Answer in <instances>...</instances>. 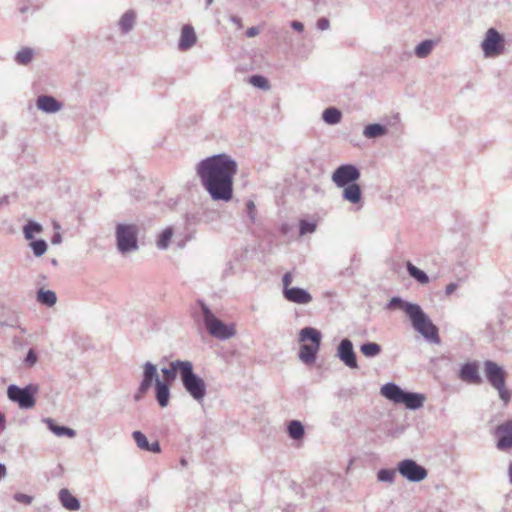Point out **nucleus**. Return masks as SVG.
I'll return each mask as SVG.
<instances>
[{
    "instance_id": "f257e3e1",
    "label": "nucleus",
    "mask_w": 512,
    "mask_h": 512,
    "mask_svg": "<svg viewBox=\"0 0 512 512\" xmlns=\"http://www.w3.org/2000/svg\"><path fill=\"white\" fill-rule=\"evenodd\" d=\"M237 162L228 154H215L199 161L195 172L204 190L213 201L230 202L233 198Z\"/></svg>"
},
{
    "instance_id": "f03ea898",
    "label": "nucleus",
    "mask_w": 512,
    "mask_h": 512,
    "mask_svg": "<svg viewBox=\"0 0 512 512\" xmlns=\"http://www.w3.org/2000/svg\"><path fill=\"white\" fill-rule=\"evenodd\" d=\"M155 382V398L160 407H167L170 401V384L160 380L157 366L150 361L143 364L142 380L134 394L136 402L142 400Z\"/></svg>"
},
{
    "instance_id": "7ed1b4c3",
    "label": "nucleus",
    "mask_w": 512,
    "mask_h": 512,
    "mask_svg": "<svg viewBox=\"0 0 512 512\" xmlns=\"http://www.w3.org/2000/svg\"><path fill=\"white\" fill-rule=\"evenodd\" d=\"M381 394L395 404H403L407 409L417 410L424 405V394L407 392L395 383H387L381 387Z\"/></svg>"
},
{
    "instance_id": "20e7f679",
    "label": "nucleus",
    "mask_w": 512,
    "mask_h": 512,
    "mask_svg": "<svg viewBox=\"0 0 512 512\" xmlns=\"http://www.w3.org/2000/svg\"><path fill=\"white\" fill-rule=\"evenodd\" d=\"M201 310L205 328L212 337L224 341L236 335L234 324L223 323L213 314L209 307L203 303L201 304Z\"/></svg>"
},
{
    "instance_id": "39448f33",
    "label": "nucleus",
    "mask_w": 512,
    "mask_h": 512,
    "mask_svg": "<svg viewBox=\"0 0 512 512\" xmlns=\"http://www.w3.org/2000/svg\"><path fill=\"white\" fill-rule=\"evenodd\" d=\"M321 333L313 327H305L299 332V341H311L312 344H302L299 350L300 360L306 364L311 365L315 362L317 353L321 344Z\"/></svg>"
},
{
    "instance_id": "423d86ee",
    "label": "nucleus",
    "mask_w": 512,
    "mask_h": 512,
    "mask_svg": "<svg viewBox=\"0 0 512 512\" xmlns=\"http://www.w3.org/2000/svg\"><path fill=\"white\" fill-rule=\"evenodd\" d=\"M139 227L136 224L119 223L115 228L116 246L121 254H128L139 249Z\"/></svg>"
},
{
    "instance_id": "0eeeda50",
    "label": "nucleus",
    "mask_w": 512,
    "mask_h": 512,
    "mask_svg": "<svg viewBox=\"0 0 512 512\" xmlns=\"http://www.w3.org/2000/svg\"><path fill=\"white\" fill-rule=\"evenodd\" d=\"M485 375L489 383L498 391L500 399L507 404L510 392L505 386V371L497 363L487 360L484 362Z\"/></svg>"
},
{
    "instance_id": "6e6552de",
    "label": "nucleus",
    "mask_w": 512,
    "mask_h": 512,
    "mask_svg": "<svg viewBox=\"0 0 512 512\" xmlns=\"http://www.w3.org/2000/svg\"><path fill=\"white\" fill-rule=\"evenodd\" d=\"M409 319L415 331L421 334L427 341L439 344L438 328L432 323L421 307Z\"/></svg>"
},
{
    "instance_id": "1a4fd4ad",
    "label": "nucleus",
    "mask_w": 512,
    "mask_h": 512,
    "mask_svg": "<svg viewBox=\"0 0 512 512\" xmlns=\"http://www.w3.org/2000/svg\"><path fill=\"white\" fill-rule=\"evenodd\" d=\"M182 384L189 395L197 402H202L206 396L205 381L194 373L193 365L190 362L188 366L184 367Z\"/></svg>"
},
{
    "instance_id": "9d476101",
    "label": "nucleus",
    "mask_w": 512,
    "mask_h": 512,
    "mask_svg": "<svg viewBox=\"0 0 512 512\" xmlns=\"http://www.w3.org/2000/svg\"><path fill=\"white\" fill-rule=\"evenodd\" d=\"M38 393V386L29 384L23 388L12 384L8 386L7 396L8 398L17 403L21 409H31L36 404L35 396Z\"/></svg>"
},
{
    "instance_id": "9b49d317",
    "label": "nucleus",
    "mask_w": 512,
    "mask_h": 512,
    "mask_svg": "<svg viewBox=\"0 0 512 512\" xmlns=\"http://www.w3.org/2000/svg\"><path fill=\"white\" fill-rule=\"evenodd\" d=\"M397 472L409 482L419 483L427 478L428 471L425 467L412 459H404L397 464Z\"/></svg>"
},
{
    "instance_id": "f8f14e48",
    "label": "nucleus",
    "mask_w": 512,
    "mask_h": 512,
    "mask_svg": "<svg viewBox=\"0 0 512 512\" xmlns=\"http://www.w3.org/2000/svg\"><path fill=\"white\" fill-rule=\"evenodd\" d=\"M481 49L485 57H495L504 51V38L494 28H489L481 43Z\"/></svg>"
},
{
    "instance_id": "ddd939ff",
    "label": "nucleus",
    "mask_w": 512,
    "mask_h": 512,
    "mask_svg": "<svg viewBox=\"0 0 512 512\" xmlns=\"http://www.w3.org/2000/svg\"><path fill=\"white\" fill-rule=\"evenodd\" d=\"M361 174L353 164H343L334 170L331 176L332 182L337 187H344L359 180Z\"/></svg>"
},
{
    "instance_id": "4468645a",
    "label": "nucleus",
    "mask_w": 512,
    "mask_h": 512,
    "mask_svg": "<svg viewBox=\"0 0 512 512\" xmlns=\"http://www.w3.org/2000/svg\"><path fill=\"white\" fill-rule=\"evenodd\" d=\"M498 440L496 447L500 451H507L512 448V420L505 421L495 429Z\"/></svg>"
},
{
    "instance_id": "2eb2a0df",
    "label": "nucleus",
    "mask_w": 512,
    "mask_h": 512,
    "mask_svg": "<svg viewBox=\"0 0 512 512\" xmlns=\"http://www.w3.org/2000/svg\"><path fill=\"white\" fill-rule=\"evenodd\" d=\"M337 356L349 368L355 369L358 367L353 344L349 339H343L340 342L337 350Z\"/></svg>"
},
{
    "instance_id": "dca6fc26",
    "label": "nucleus",
    "mask_w": 512,
    "mask_h": 512,
    "mask_svg": "<svg viewBox=\"0 0 512 512\" xmlns=\"http://www.w3.org/2000/svg\"><path fill=\"white\" fill-rule=\"evenodd\" d=\"M283 297L291 303L299 305H307L312 302V295L304 288L293 287L290 289H282Z\"/></svg>"
},
{
    "instance_id": "f3484780",
    "label": "nucleus",
    "mask_w": 512,
    "mask_h": 512,
    "mask_svg": "<svg viewBox=\"0 0 512 512\" xmlns=\"http://www.w3.org/2000/svg\"><path fill=\"white\" fill-rule=\"evenodd\" d=\"M37 108L47 114L57 113L62 109V103L50 95H40L36 100Z\"/></svg>"
},
{
    "instance_id": "a211bd4d",
    "label": "nucleus",
    "mask_w": 512,
    "mask_h": 512,
    "mask_svg": "<svg viewBox=\"0 0 512 512\" xmlns=\"http://www.w3.org/2000/svg\"><path fill=\"white\" fill-rule=\"evenodd\" d=\"M190 361L175 360L171 361L169 367L162 368L161 372L164 376L165 383L171 384L177 376V372H180L181 378L183 377L184 367L188 366Z\"/></svg>"
},
{
    "instance_id": "6ab92c4d",
    "label": "nucleus",
    "mask_w": 512,
    "mask_h": 512,
    "mask_svg": "<svg viewBox=\"0 0 512 512\" xmlns=\"http://www.w3.org/2000/svg\"><path fill=\"white\" fill-rule=\"evenodd\" d=\"M342 198L354 205H358L359 208L362 207V191L360 186L357 183H352L347 186L342 187Z\"/></svg>"
},
{
    "instance_id": "aec40b11",
    "label": "nucleus",
    "mask_w": 512,
    "mask_h": 512,
    "mask_svg": "<svg viewBox=\"0 0 512 512\" xmlns=\"http://www.w3.org/2000/svg\"><path fill=\"white\" fill-rule=\"evenodd\" d=\"M420 305L415 303H410L408 301L403 300L402 298L395 296L390 299L387 304V309L395 310L399 309L406 313V315L410 318L412 315L418 310Z\"/></svg>"
},
{
    "instance_id": "412c9836",
    "label": "nucleus",
    "mask_w": 512,
    "mask_h": 512,
    "mask_svg": "<svg viewBox=\"0 0 512 512\" xmlns=\"http://www.w3.org/2000/svg\"><path fill=\"white\" fill-rule=\"evenodd\" d=\"M197 37L194 28L190 25H184L181 30V35L178 43V48L181 51L190 49L196 43Z\"/></svg>"
},
{
    "instance_id": "4be33fe9",
    "label": "nucleus",
    "mask_w": 512,
    "mask_h": 512,
    "mask_svg": "<svg viewBox=\"0 0 512 512\" xmlns=\"http://www.w3.org/2000/svg\"><path fill=\"white\" fill-rule=\"evenodd\" d=\"M132 437L140 450L160 453L161 448L158 441H154L153 443H149L147 437L141 431H134L132 433Z\"/></svg>"
},
{
    "instance_id": "5701e85b",
    "label": "nucleus",
    "mask_w": 512,
    "mask_h": 512,
    "mask_svg": "<svg viewBox=\"0 0 512 512\" xmlns=\"http://www.w3.org/2000/svg\"><path fill=\"white\" fill-rule=\"evenodd\" d=\"M460 378L468 383L480 384L482 379L478 373V366L475 363H466L461 367Z\"/></svg>"
},
{
    "instance_id": "b1692460",
    "label": "nucleus",
    "mask_w": 512,
    "mask_h": 512,
    "mask_svg": "<svg viewBox=\"0 0 512 512\" xmlns=\"http://www.w3.org/2000/svg\"><path fill=\"white\" fill-rule=\"evenodd\" d=\"M137 14L134 10H127L119 19L118 27L122 34L131 32L136 23Z\"/></svg>"
},
{
    "instance_id": "393cba45",
    "label": "nucleus",
    "mask_w": 512,
    "mask_h": 512,
    "mask_svg": "<svg viewBox=\"0 0 512 512\" xmlns=\"http://www.w3.org/2000/svg\"><path fill=\"white\" fill-rule=\"evenodd\" d=\"M59 500L62 506L70 511H77L80 509L79 500L73 496L68 489H61L59 491Z\"/></svg>"
},
{
    "instance_id": "a878e982",
    "label": "nucleus",
    "mask_w": 512,
    "mask_h": 512,
    "mask_svg": "<svg viewBox=\"0 0 512 512\" xmlns=\"http://www.w3.org/2000/svg\"><path fill=\"white\" fill-rule=\"evenodd\" d=\"M387 133V127L378 123L369 124L363 130V136L367 139L379 138L385 136Z\"/></svg>"
},
{
    "instance_id": "bb28decb",
    "label": "nucleus",
    "mask_w": 512,
    "mask_h": 512,
    "mask_svg": "<svg viewBox=\"0 0 512 512\" xmlns=\"http://www.w3.org/2000/svg\"><path fill=\"white\" fill-rule=\"evenodd\" d=\"M36 300L42 305L53 307L57 302V296L56 293L52 290H45L40 288L37 291Z\"/></svg>"
},
{
    "instance_id": "cd10ccee",
    "label": "nucleus",
    "mask_w": 512,
    "mask_h": 512,
    "mask_svg": "<svg viewBox=\"0 0 512 512\" xmlns=\"http://www.w3.org/2000/svg\"><path fill=\"white\" fill-rule=\"evenodd\" d=\"M44 422L47 424L49 430L59 437L67 436L69 438H73L76 435L75 430L65 426H58L54 424V421L52 419H44Z\"/></svg>"
},
{
    "instance_id": "c85d7f7f",
    "label": "nucleus",
    "mask_w": 512,
    "mask_h": 512,
    "mask_svg": "<svg viewBox=\"0 0 512 512\" xmlns=\"http://www.w3.org/2000/svg\"><path fill=\"white\" fill-rule=\"evenodd\" d=\"M341 118L342 114L340 110L334 107L326 108L322 114L323 121L329 125L338 124L341 121Z\"/></svg>"
},
{
    "instance_id": "c756f323",
    "label": "nucleus",
    "mask_w": 512,
    "mask_h": 512,
    "mask_svg": "<svg viewBox=\"0 0 512 512\" xmlns=\"http://www.w3.org/2000/svg\"><path fill=\"white\" fill-rule=\"evenodd\" d=\"M434 46L435 42L433 40H424L415 47V55L418 58H426L431 54Z\"/></svg>"
},
{
    "instance_id": "7c9ffc66",
    "label": "nucleus",
    "mask_w": 512,
    "mask_h": 512,
    "mask_svg": "<svg viewBox=\"0 0 512 512\" xmlns=\"http://www.w3.org/2000/svg\"><path fill=\"white\" fill-rule=\"evenodd\" d=\"M173 236V228L166 227L158 236L156 245L160 250H166L169 247Z\"/></svg>"
},
{
    "instance_id": "2f4dec72",
    "label": "nucleus",
    "mask_w": 512,
    "mask_h": 512,
    "mask_svg": "<svg viewBox=\"0 0 512 512\" xmlns=\"http://www.w3.org/2000/svg\"><path fill=\"white\" fill-rule=\"evenodd\" d=\"M406 268H407L409 275L412 278H414L416 281H418L419 283L427 284L429 282L428 275L424 271H422L419 268H417L416 266H414L412 263L408 262L406 265Z\"/></svg>"
},
{
    "instance_id": "473e14b6",
    "label": "nucleus",
    "mask_w": 512,
    "mask_h": 512,
    "mask_svg": "<svg viewBox=\"0 0 512 512\" xmlns=\"http://www.w3.org/2000/svg\"><path fill=\"white\" fill-rule=\"evenodd\" d=\"M288 434L293 440L302 439L304 436V427L298 420H292L288 425Z\"/></svg>"
},
{
    "instance_id": "72a5a7b5",
    "label": "nucleus",
    "mask_w": 512,
    "mask_h": 512,
    "mask_svg": "<svg viewBox=\"0 0 512 512\" xmlns=\"http://www.w3.org/2000/svg\"><path fill=\"white\" fill-rule=\"evenodd\" d=\"M381 350V346L375 342H367L360 346L361 353L369 358L378 356Z\"/></svg>"
},
{
    "instance_id": "f704fd0d",
    "label": "nucleus",
    "mask_w": 512,
    "mask_h": 512,
    "mask_svg": "<svg viewBox=\"0 0 512 512\" xmlns=\"http://www.w3.org/2000/svg\"><path fill=\"white\" fill-rule=\"evenodd\" d=\"M34 56V50L28 47L22 48L15 56L18 64L27 65L30 63Z\"/></svg>"
},
{
    "instance_id": "c9c22d12",
    "label": "nucleus",
    "mask_w": 512,
    "mask_h": 512,
    "mask_svg": "<svg viewBox=\"0 0 512 512\" xmlns=\"http://www.w3.org/2000/svg\"><path fill=\"white\" fill-rule=\"evenodd\" d=\"M41 231L42 226L35 221H28V223L23 228V233L27 240H32L34 238V234H38Z\"/></svg>"
},
{
    "instance_id": "e433bc0d",
    "label": "nucleus",
    "mask_w": 512,
    "mask_h": 512,
    "mask_svg": "<svg viewBox=\"0 0 512 512\" xmlns=\"http://www.w3.org/2000/svg\"><path fill=\"white\" fill-rule=\"evenodd\" d=\"M396 471L397 469H380L377 472V480L379 482H386L392 484L395 481Z\"/></svg>"
},
{
    "instance_id": "4c0bfd02",
    "label": "nucleus",
    "mask_w": 512,
    "mask_h": 512,
    "mask_svg": "<svg viewBox=\"0 0 512 512\" xmlns=\"http://www.w3.org/2000/svg\"><path fill=\"white\" fill-rule=\"evenodd\" d=\"M1 325L15 328L23 334L27 333V329L20 324L19 316L17 314H14L13 317L1 322Z\"/></svg>"
},
{
    "instance_id": "58836bf2",
    "label": "nucleus",
    "mask_w": 512,
    "mask_h": 512,
    "mask_svg": "<svg viewBox=\"0 0 512 512\" xmlns=\"http://www.w3.org/2000/svg\"><path fill=\"white\" fill-rule=\"evenodd\" d=\"M30 246L36 257L42 256L47 251V243L42 239L31 242Z\"/></svg>"
},
{
    "instance_id": "ea45409f",
    "label": "nucleus",
    "mask_w": 512,
    "mask_h": 512,
    "mask_svg": "<svg viewBox=\"0 0 512 512\" xmlns=\"http://www.w3.org/2000/svg\"><path fill=\"white\" fill-rule=\"evenodd\" d=\"M250 83L257 87V88H260V89H268L269 88V83H268V80L263 77V76H260V75H254L250 78Z\"/></svg>"
},
{
    "instance_id": "a19ab883",
    "label": "nucleus",
    "mask_w": 512,
    "mask_h": 512,
    "mask_svg": "<svg viewBox=\"0 0 512 512\" xmlns=\"http://www.w3.org/2000/svg\"><path fill=\"white\" fill-rule=\"evenodd\" d=\"M316 230V224L311 223L305 220H301L299 224V232L300 235H305L307 233H313Z\"/></svg>"
},
{
    "instance_id": "79ce46f5",
    "label": "nucleus",
    "mask_w": 512,
    "mask_h": 512,
    "mask_svg": "<svg viewBox=\"0 0 512 512\" xmlns=\"http://www.w3.org/2000/svg\"><path fill=\"white\" fill-rule=\"evenodd\" d=\"M246 213L248 218L250 219L251 223H255L257 219V211H256V205L254 201L248 200L246 202Z\"/></svg>"
},
{
    "instance_id": "37998d69",
    "label": "nucleus",
    "mask_w": 512,
    "mask_h": 512,
    "mask_svg": "<svg viewBox=\"0 0 512 512\" xmlns=\"http://www.w3.org/2000/svg\"><path fill=\"white\" fill-rule=\"evenodd\" d=\"M13 498H14L15 501H17L19 503H22V504H25V505H29L33 501V497L32 496L24 494V493H15Z\"/></svg>"
},
{
    "instance_id": "c03bdc74",
    "label": "nucleus",
    "mask_w": 512,
    "mask_h": 512,
    "mask_svg": "<svg viewBox=\"0 0 512 512\" xmlns=\"http://www.w3.org/2000/svg\"><path fill=\"white\" fill-rule=\"evenodd\" d=\"M293 280H294V274L293 272H286L283 277H282V287L283 289H290V288H293L291 286V284L293 283Z\"/></svg>"
},
{
    "instance_id": "a18cd8bd",
    "label": "nucleus",
    "mask_w": 512,
    "mask_h": 512,
    "mask_svg": "<svg viewBox=\"0 0 512 512\" xmlns=\"http://www.w3.org/2000/svg\"><path fill=\"white\" fill-rule=\"evenodd\" d=\"M37 362V355L33 349H30L24 359V363L28 367H32Z\"/></svg>"
},
{
    "instance_id": "49530a36",
    "label": "nucleus",
    "mask_w": 512,
    "mask_h": 512,
    "mask_svg": "<svg viewBox=\"0 0 512 512\" xmlns=\"http://www.w3.org/2000/svg\"><path fill=\"white\" fill-rule=\"evenodd\" d=\"M330 26V23H329V20L326 19V18H320L318 21H317V28L319 30H327Z\"/></svg>"
},
{
    "instance_id": "de8ad7c7",
    "label": "nucleus",
    "mask_w": 512,
    "mask_h": 512,
    "mask_svg": "<svg viewBox=\"0 0 512 512\" xmlns=\"http://www.w3.org/2000/svg\"><path fill=\"white\" fill-rule=\"evenodd\" d=\"M457 288H458V283L452 282V283L448 284L445 288L446 296L452 295L456 291Z\"/></svg>"
},
{
    "instance_id": "09e8293b",
    "label": "nucleus",
    "mask_w": 512,
    "mask_h": 512,
    "mask_svg": "<svg viewBox=\"0 0 512 512\" xmlns=\"http://www.w3.org/2000/svg\"><path fill=\"white\" fill-rule=\"evenodd\" d=\"M258 34H259V29L257 27H250L246 31V35L249 38L255 37Z\"/></svg>"
},
{
    "instance_id": "8fccbe9b",
    "label": "nucleus",
    "mask_w": 512,
    "mask_h": 512,
    "mask_svg": "<svg viewBox=\"0 0 512 512\" xmlns=\"http://www.w3.org/2000/svg\"><path fill=\"white\" fill-rule=\"evenodd\" d=\"M291 27H292L294 30L298 31V32H302V31H303V29H304V25H303V23H301V22H299V21H292V22H291Z\"/></svg>"
},
{
    "instance_id": "3c124183",
    "label": "nucleus",
    "mask_w": 512,
    "mask_h": 512,
    "mask_svg": "<svg viewBox=\"0 0 512 512\" xmlns=\"http://www.w3.org/2000/svg\"><path fill=\"white\" fill-rule=\"evenodd\" d=\"M7 475V469L6 466L2 463H0V481L4 479Z\"/></svg>"
},
{
    "instance_id": "603ef678",
    "label": "nucleus",
    "mask_w": 512,
    "mask_h": 512,
    "mask_svg": "<svg viewBox=\"0 0 512 512\" xmlns=\"http://www.w3.org/2000/svg\"><path fill=\"white\" fill-rule=\"evenodd\" d=\"M61 241H62V237L59 233L54 234L51 239L52 244H60Z\"/></svg>"
},
{
    "instance_id": "864d4df0",
    "label": "nucleus",
    "mask_w": 512,
    "mask_h": 512,
    "mask_svg": "<svg viewBox=\"0 0 512 512\" xmlns=\"http://www.w3.org/2000/svg\"><path fill=\"white\" fill-rule=\"evenodd\" d=\"M5 427V416L0 412V429Z\"/></svg>"
},
{
    "instance_id": "5fc2aeb1",
    "label": "nucleus",
    "mask_w": 512,
    "mask_h": 512,
    "mask_svg": "<svg viewBox=\"0 0 512 512\" xmlns=\"http://www.w3.org/2000/svg\"><path fill=\"white\" fill-rule=\"evenodd\" d=\"M509 482L512 484V463L509 465Z\"/></svg>"
},
{
    "instance_id": "6e6d98bb",
    "label": "nucleus",
    "mask_w": 512,
    "mask_h": 512,
    "mask_svg": "<svg viewBox=\"0 0 512 512\" xmlns=\"http://www.w3.org/2000/svg\"><path fill=\"white\" fill-rule=\"evenodd\" d=\"M231 20H232L235 24H237V25H239V26H240V22H241V21H240V19H239L238 17H232V18H231Z\"/></svg>"
},
{
    "instance_id": "4d7b16f0",
    "label": "nucleus",
    "mask_w": 512,
    "mask_h": 512,
    "mask_svg": "<svg viewBox=\"0 0 512 512\" xmlns=\"http://www.w3.org/2000/svg\"><path fill=\"white\" fill-rule=\"evenodd\" d=\"M180 463H181V465H182L183 467H185V466L187 465V461H186V459H184V458H182V459L180 460Z\"/></svg>"
},
{
    "instance_id": "13d9d810",
    "label": "nucleus",
    "mask_w": 512,
    "mask_h": 512,
    "mask_svg": "<svg viewBox=\"0 0 512 512\" xmlns=\"http://www.w3.org/2000/svg\"><path fill=\"white\" fill-rule=\"evenodd\" d=\"M212 2H213V0H206V5L209 6L212 4Z\"/></svg>"
},
{
    "instance_id": "bf43d9fd",
    "label": "nucleus",
    "mask_w": 512,
    "mask_h": 512,
    "mask_svg": "<svg viewBox=\"0 0 512 512\" xmlns=\"http://www.w3.org/2000/svg\"><path fill=\"white\" fill-rule=\"evenodd\" d=\"M4 202V199H0V205H2Z\"/></svg>"
}]
</instances>
